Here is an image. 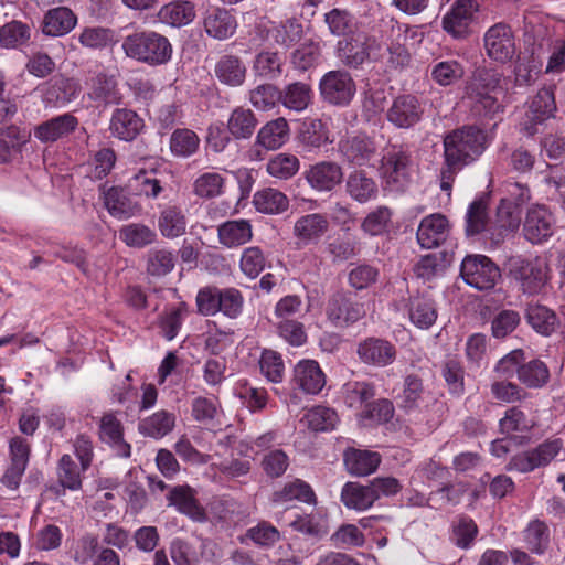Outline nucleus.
Segmentation results:
<instances>
[{"label":"nucleus","instance_id":"35","mask_svg":"<svg viewBox=\"0 0 565 565\" xmlns=\"http://www.w3.org/2000/svg\"><path fill=\"white\" fill-rule=\"evenodd\" d=\"M527 551L533 555H543L550 547L551 531L548 525L539 519L532 520L522 532Z\"/></svg>","mask_w":565,"mask_h":565},{"label":"nucleus","instance_id":"15","mask_svg":"<svg viewBox=\"0 0 565 565\" xmlns=\"http://www.w3.org/2000/svg\"><path fill=\"white\" fill-rule=\"evenodd\" d=\"M520 225L518 209L510 201L502 200L497 209L495 218L488 228V241L492 247H498L514 233Z\"/></svg>","mask_w":565,"mask_h":565},{"label":"nucleus","instance_id":"19","mask_svg":"<svg viewBox=\"0 0 565 565\" xmlns=\"http://www.w3.org/2000/svg\"><path fill=\"white\" fill-rule=\"evenodd\" d=\"M292 382L305 394L317 395L326 385V374L315 360H301L294 369Z\"/></svg>","mask_w":565,"mask_h":565},{"label":"nucleus","instance_id":"40","mask_svg":"<svg viewBox=\"0 0 565 565\" xmlns=\"http://www.w3.org/2000/svg\"><path fill=\"white\" fill-rule=\"evenodd\" d=\"M158 228L163 237L177 238L186 232V217L180 206H166L159 215Z\"/></svg>","mask_w":565,"mask_h":565},{"label":"nucleus","instance_id":"47","mask_svg":"<svg viewBox=\"0 0 565 565\" xmlns=\"http://www.w3.org/2000/svg\"><path fill=\"white\" fill-rule=\"evenodd\" d=\"M478 533L479 529L476 522L468 515H460L451 524L449 540L455 546L469 550Z\"/></svg>","mask_w":565,"mask_h":565},{"label":"nucleus","instance_id":"25","mask_svg":"<svg viewBox=\"0 0 565 565\" xmlns=\"http://www.w3.org/2000/svg\"><path fill=\"white\" fill-rule=\"evenodd\" d=\"M345 193L351 200L365 204L379 195V185L364 170H354L345 179Z\"/></svg>","mask_w":565,"mask_h":565},{"label":"nucleus","instance_id":"61","mask_svg":"<svg viewBox=\"0 0 565 565\" xmlns=\"http://www.w3.org/2000/svg\"><path fill=\"white\" fill-rule=\"evenodd\" d=\"M303 420L312 430L326 431L333 429L339 418L334 409L326 406H316L306 413Z\"/></svg>","mask_w":565,"mask_h":565},{"label":"nucleus","instance_id":"3","mask_svg":"<svg viewBox=\"0 0 565 565\" xmlns=\"http://www.w3.org/2000/svg\"><path fill=\"white\" fill-rule=\"evenodd\" d=\"M501 75L495 71L479 72L467 87V99L478 116L493 117L502 111L498 95L502 94Z\"/></svg>","mask_w":565,"mask_h":565},{"label":"nucleus","instance_id":"22","mask_svg":"<svg viewBox=\"0 0 565 565\" xmlns=\"http://www.w3.org/2000/svg\"><path fill=\"white\" fill-rule=\"evenodd\" d=\"M328 230V218L320 213H311L302 215L295 222L294 236L300 245L316 244Z\"/></svg>","mask_w":565,"mask_h":565},{"label":"nucleus","instance_id":"56","mask_svg":"<svg viewBox=\"0 0 565 565\" xmlns=\"http://www.w3.org/2000/svg\"><path fill=\"white\" fill-rule=\"evenodd\" d=\"M300 168L299 159L291 153H277L267 162V172L277 179L287 180L294 177Z\"/></svg>","mask_w":565,"mask_h":565},{"label":"nucleus","instance_id":"5","mask_svg":"<svg viewBox=\"0 0 565 565\" xmlns=\"http://www.w3.org/2000/svg\"><path fill=\"white\" fill-rule=\"evenodd\" d=\"M412 159L407 150L392 145L381 158L380 173L388 186L403 191L409 182Z\"/></svg>","mask_w":565,"mask_h":565},{"label":"nucleus","instance_id":"58","mask_svg":"<svg viewBox=\"0 0 565 565\" xmlns=\"http://www.w3.org/2000/svg\"><path fill=\"white\" fill-rule=\"evenodd\" d=\"M518 379L527 387L539 388L547 383L550 372L545 363L540 360H532L522 364V367L519 369Z\"/></svg>","mask_w":565,"mask_h":565},{"label":"nucleus","instance_id":"49","mask_svg":"<svg viewBox=\"0 0 565 565\" xmlns=\"http://www.w3.org/2000/svg\"><path fill=\"white\" fill-rule=\"evenodd\" d=\"M257 118L255 114L244 107L235 108L227 120V129L235 139H248L255 131Z\"/></svg>","mask_w":565,"mask_h":565},{"label":"nucleus","instance_id":"28","mask_svg":"<svg viewBox=\"0 0 565 565\" xmlns=\"http://www.w3.org/2000/svg\"><path fill=\"white\" fill-rule=\"evenodd\" d=\"M290 128L286 118L278 117L266 122L256 137V143L266 150H277L289 139Z\"/></svg>","mask_w":565,"mask_h":565},{"label":"nucleus","instance_id":"9","mask_svg":"<svg viewBox=\"0 0 565 565\" xmlns=\"http://www.w3.org/2000/svg\"><path fill=\"white\" fill-rule=\"evenodd\" d=\"M556 111V103L552 88H541L529 103V108L520 121V131L527 137L537 132V126L552 118Z\"/></svg>","mask_w":565,"mask_h":565},{"label":"nucleus","instance_id":"1","mask_svg":"<svg viewBox=\"0 0 565 565\" xmlns=\"http://www.w3.org/2000/svg\"><path fill=\"white\" fill-rule=\"evenodd\" d=\"M126 56L151 66L163 65L172 57L168 38L154 31H138L122 40Z\"/></svg>","mask_w":565,"mask_h":565},{"label":"nucleus","instance_id":"23","mask_svg":"<svg viewBox=\"0 0 565 565\" xmlns=\"http://www.w3.org/2000/svg\"><path fill=\"white\" fill-rule=\"evenodd\" d=\"M142 128V118L139 117V115L131 109L117 108L114 110L110 117V134L119 140H134L140 134Z\"/></svg>","mask_w":565,"mask_h":565},{"label":"nucleus","instance_id":"30","mask_svg":"<svg viewBox=\"0 0 565 565\" xmlns=\"http://www.w3.org/2000/svg\"><path fill=\"white\" fill-rule=\"evenodd\" d=\"M167 498L170 505L175 507L180 513L188 515L193 521L202 522L205 520V512L198 503V500L189 486L174 487L171 489Z\"/></svg>","mask_w":565,"mask_h":565},{"label":"nucleus","instance_id":"36","mask_svg":"<svg viewBox=\"0 0 565 565\" xmlns=\"http://www.w3.org/2000/svg\"><path fill=\"white\" fill-rule=\"evenodd\" d=\"M341 501L348 509L365 511L375 503L376 497L369 483L347 482L341 491Z\"/></svg>","mask_w":565,"mask_h":565},{"label":"nucleus","instance_id":"59","mask_svg":"<svg viewBox=\"0 0 565 565\" xmlns=\"http://www.w3.org/2000/svg\"><path fill=\"white\" fill-rule=\"evenodd\" d=\"M129 186L136 195L157 199L162 192L160 180L153 172L140 171L130 181Z\"/></svg>","mask_w":565,"mask_h":565},{"label":"nucleus","instance_id":"54","mask_svg":"<svg viewBox=\"0 0 565 565\" xmlns=\"http://www.w3.org/2000/svg\"><path fill=\"white\" fill-rule=\"evenodd\" d=\"M284 57L271 51H263L255 56L253 72L265 79H276L282 73Z\"/></svg>","mask_w":565,"mask_h":565},{"label":"nucleus","instance_id":"37","mask_svg":"<svg viewBox=\"0 0 565 565\" xmlns=\"http://www.w3.org/2000/svg\"><path fill=\"white\" fill-rule=\"evenodd\" d=\"M280 104L289 110L301 113L308 108L312 99L311 86L303 82H295L280 89Z\"/></svg>","mask_w":565,"mask_h":565},{"label":"nucleus","instance_id":"32","mask_svg":"<svg viewBox=\"0 0 565 565\" xmlns=\"http://www.w3.org/2000/svg\"><path fill=\"white\" fill-rule=\"evenodd\" d=\"M104 202L109 214L119 220H127L141 211V206L120 188L108 189L105 192Z\"/></svg>","mask_w":565,"mask_h":565},{"label":"nucleus","instance_id":"39","mask_svg":"<svg viewBox=\"0 0 565 565\" xmlns=\"http://www.w3.org/2000/svg\"><path fill=\"white\" fill-rule=\"evenodd\" d=\"M491 220L488 214V203L484 198H479L472 201L466 213V234L467 236H475L484 233L488 241V228Z\"/></svg>","mask_w":565,"mask_h":565},{"label":"nucleus","instance_id":"62","mask_svg":"<svg viewBox=\"0 0 565 565\" xmlns=\"http://www.w3.org/2000/svg\"><path fill=\"white\" fill-rule=\"evenodd\" d=\"M57 480L64 489L72 491L82 487L81 470L70 455H63L58 460Z\"/></svg>","mask_w":565,"mask_h":565},{"label":"nucleus","instance_id":"4","mask_svg":"<svg viewBox=\"0 0 565 565\" xmlns=\"http://www.w3.org/2000/svg\"><path fill=\"white\" fill-rule=\"evenodd\" d=\"M382 45L374 35L352 33L337 44V56L349 68H359L367 60L382 57Z\"/></svg>","mask_w":565,"mask_h":565},{"label":"nucleus","instance_id":"51","mask_svg":"<svg viewBox=\"0 0 565 565\" xmlns=\"http://www.w3.org/2000/svg\"><path fill=\"white\" fill-rule=\"evenodd\" d=\"M267 35L275 43L289 47L301 39L302 24L295 18L271 23L267 29Z\"/></svg>","mask_w":565,"mask_h":565},{"label":"nucleus","instance_id":"46","mask_svg":"<svg viewBox=\"0 0 565 565\" xmlns=\"http://www.w3.org/2000/svg\"><path fill=\"white\" fill-rule=\"evenodd\" d=\"M345 405L353 409H365L375 396V387L364 381L349 382L342 388Z\"/></svg>","mask_w":565,"mask_h":565},{"label":"nucleus","instance_id":"10","mask_svg":"<svg viewBox=\"0 0 565 565\" xmlns=\"http://www.w3.org/2000/svg\"><path fill=\"white\" fill-rule=\"evenodd\" d=\"M338 150L343 161L355 167L370 166L377 156L375 141L365 134L343 137L338 142Z\"/></svg>","mask_w":565,"mask_h":565},{"label":"nucleus","instance_id":"42","mask_svg":"<svg viewBox=\"0 0 565 565\" xmlns=\"http://www.w3.org/2000/svg\"><path fill=\"white\" fill-rule=\"evenodd\" d=\"M381 462L377 452L369 450H348L344 455V463L348 471L355 476H369L374 472Z\"/></svg>","mask_w":565,"mask_h":565},{"label":"nucleus","instance_id":"29","mask_svg":"<svg viewBox=\"0 0 565 565\" xmlns=\"http://www.w3.org/2000/svg\"><path fill=\"white\" fill-rule=\"evenodd\" d=\"M99 437L102 441L110 445L118 456H130V445L122 438V425L114 414L108 413L100 418Z\"/></svg>","mask_w":565,"mask_h":565},{"label":"nucleus","instance_id":"26","mask_svg":"<svg viewBox=\"0 0 565 565\" xmlns=\"http://www.w3.org/2000/svg\"><path fill=\"white\" fill-rule=\"evenodd\" d=\"M77 24L76 14L67 7L50 9L43 15L41 31L47 36L68 34Z\"/></svg>","mask_w":565,"mask_h":565},{"label":"nucleus","instance_id":"64","mask_svg":"<svg viewBox=\"0 0 565 565\" xmlns=\"http://www.w3.org/2000/svg\"><path fill=\"white\" fill-rule=\"evenodd\" d=\"M463 74L462 65L455 60L438 62L431 68V78L440 86L455 84Z\"/></svg>","mask_w":565,"mask_h":565},{"label":"nucleus","instance_id":"41","mask_svg":"<svg viewBox=\"0 0 565 565\" xmlns=\"http://www.w3.org/2000/svg\"><path fill=\"white\" fill-rule=\"evenodd\" d=\"M175 425V415L161 409L140 420L139 433L143 436L159 439L168 435Z\"/></svg>","mask_w":565,"mask_h":565},{"label":"nucleus","instance_id":"2","mask_svg":"<svg viewBox=\"0 0 565 565\" xmlns=\"http://www.w3.org/2000/svg\"><path fill=\"white\" fill-rule=\"evenodd\" d=\"M487 146V135L475 126H467L445 137L444 156L450 164L467 166L477 160Z\"/></svg>","mask_w":565,"mask_h":565},{"label":"nucleus","instance_id":"18","mask_svg":"<svg viewBox=\"0 0 565 565\" xmlns=\"http://www.w3.org/2000/svg\"><path fill=\"white\" fill-rule=\"evenodd\" d=\"M305 178L309 185L319 192H330L341 184L343 170L334 161H320L312 164L306 172Z\"/></svg>","mask_w":565,"mask_h":565},{"label":"nucleus","instance_id":"7","mask_svg":"<svg viewBox=\"0 0 565 565\" xmlns=\"http://www.w3.org/2000/svg\"><path fill=\"white\" fill-rule=\"evenodd\" d=\"M322 99L333 106H348L356 93L351 74L343 70L327 72L319 82Z\"/></svg>","mask_w":565,"mask_h":565},{"label":"nucleus","instance_id":"24","mask_svg":"<svg viewBox=\"0 0 565 565\" xmlns=\"http://www.w3.org/2000/svg\"><path fill=\"white\" fill-rule=\"evenodd\" d=\"M448 227V220L441 214L424 217L417 230L418 244L427 249L439 246L447 238Z\"/></svg>","mask_w":565,"mask_h":565},{"label":"nucleus","instance_id":"55","mask_svg":"<svg viewBox=\"0 0 565 565\" xmlns=\"http://www.w3.org/2000/svg\"><path fill=\"white\" fill-rule=\"evenodd\" d=\"M77 40L85 49L100 51L114 43V32L103 26H86L79 31Z\"/></svg>","mask_w":565,"mask_h":565},{"label":"nucleus","instance_id":"8","mask_svg":"<svg viewBox=\"0 0 565 565\" xmlns=\"http://www.w3.org/2000/svg\"><path fill=\"white\" fill-rule=\"evenodd\" d=\"M562 449L561 438L546 439L536 447L513 456L509 462V469L526 473L546 467Z\"/></svg>","mask_w":565,"mask_h":565},{"label":"nucleus","instance_id":"63","mask_svg":"<svg viewBox=\"0 0 565 565\" xmlns=\"http://www.w3.org/2000/svg\"><path fill=\"white\" fill-rule=\"evenodd\" d=\"M235 394L254 413L262 411L267 404L266 390L254 387L246 381L236 384Z\"/></svg>","mask_w":565,"mask_h":565},{"label":"nucleus","instance_id":"57","mask_svg":"<svg viewBox=\"0 0 565 565\" xmlns=\"http://www.w3.org/2000/svg\"><path fill=\"white\" fill-rule=\"evenodd\" d=\"M31 28L21 21H11L0 28V43L7 49H17L29 42Z\"/></svg>","mask_w":565,"mask_h":565},{"label":"nucleus","instance_id":"6","mask_svg":"<svg viewBox=\"0 0 565 565\" xmlns=\"http://www.w3.org/2000/svg\"><path fill=\"white\" fill-rule=\"evenodd\" d=\"M462 279L479 290L492 289L501 278L499 267L484 255H469L463 258L460 266Z\"/></svg>","mask_w":565,"mask_h":565},{"label":"nucleus","instance_id":"60","mask_svg":"<svg viewBox=\"0 0 565 565\" xmlns=\"http://www.w3.org/2000/svg\"><path fill=\"white\" fill-rule=\"evenodd\" d=\"M280 89L273 84H262L249 92V102L262 111H268L280 103Z\"/></svg>","mask_w":565,"mask_h":565},{"label":"nucleus","instance_id":"44","mask_svg":"<svg viewBox=\"0 0 565 565\" xmlns=\"http://www.w3.org/2000/svg\"><path fill=\"white\" fill-rule=\"evenodd\" d=\"M220 242L227 247H235L247 243L252 236V225L246 220L227 221L218 226Z\"/></svg>","mask_w":565,"mask_h":565},{"label":"nucleus","instance_id":"48","mask_svg":"<svg viewBox=\"0 0 565 565\" xmlns=\"http://www.w3.org/2000/svg\"><path fill=\"white\" fill-rule=\"evenodd\" d=\"M292 500L305 503H313L316 501L315 492L311 487L300 479L287 482L280 490L273 493L271 501L276 504H285Z\"/></svg>","mask_w":565,"mask_h":565},{"label":"nucleus","instance_id":"45","mask_svg":"<svg viewBox=\"0 0 565 565\" xmlns=\"http://www.w3.org/2000/svg\"><path fill=\"white\" fill-rule=\"evenodd\" d=\"M253 204L260 213L279 214L288 209L289 200L281 191L273 188H265L254 194Z\"/></svg>","mask_w":565,"mask_h":565},{"label":"nucleus","instance_id":"11","mask_svg":"<svg viewBox=\"0 0 565 565\" xmlns=\"http://www.w3.org/2000/svg\"><path fill=\"white\" fill-rule=\"evenodd\" d=\"M329 322L335 328L349 327L365 316L364 305L342 292L330 297L326 308Z\"/></svg>","mask_w":565,"mask_h":565},{"label":"nucleus","instance_id":"27","mask_svg":"<svg viewBox=\"0 0 565 565\" xmlns=\"http://www.w3.org/2000/svg\"><path fill=\"white\" fill-rule=\"evenodd\" d=\"M203 26L210 36L225 40L234 34L236 21L226 9L212 7L204 14Z\"/></svg>","mask_w":565,"mask_h":565},{"label":"nucleus","instance_id":"16","mask_svg":"<svg viewBox=\"0 0 565 565\" xmlns=\"http://www.w3.org/2000/svg\"><path fill=\"white\" fill-rule=\"evenodd\" d=\"M554 231V217L545 206L529 209L524 223V237L532 244H540L552 236Z\"/></svg>","mask_w":565,"mask_h":565},{"label":"nucleus","instance_id":"53","mask_svg":"<svg viewBox=\"0 0 565 565\" xmlns=\"http://www.w3.org/2000/svg\"><path fill=\"white\" fill-rule=\"evenodd\" d=\"M119 238L129 247L143 248L156 242L157 233L142 223H130L120 228Z\"/></svg>","mask_w":565,"mask_h":565},{"label":"nucleus","instance_id":"13","mask_svg":"<svg viewBox=\"0 0 565 565\" xmlns=\"http://www.w3.org/2000/svg\"><path fill=\"white\" fill-rule=\"evenodd\" d=\"M424 114L419 99L412 94L395 97L386 111V119L398 129H409L417 125Z\"/></svg>","mask_w":565,"mask_h":565},{"label":"nucleus","instance_id":"33","mask_svg":"<svg viewBox=\"0 0 565 565\" xmlns=\"http://www.w3.org/2000/svg\"><path fill=\"white\" fill-rule=\"evenodd\" d=\"M407 313L411 322L422 330L429 329L437 319L435 302L426 296L411 297Z\"/></svg>","mask_w":565,"mask_h":565},{"label":"nucleus","instance_id":"17","mask_svg":"<svg viewBox=\"0 0 565 565\" xmlns=\"http://www.w3.org/2000/svg\"><path fill=\"white\" fill-rule=\"evenodd\" d=\"M356 353L364 364L384 367L395 361L396 348L385 339L371 337L359 343Z\"/></svg>","mask_w":565,"mask_h":565},{"label":"nucleus","instance_id":"38","mask_svg":"<svg viewBox=\"0 0 565 565\" xmlns=\"http://www.w3.org/2000/svg\"><path fill=\"white\" fill-rule=\"evenodd\" d=\"M215 75L221 83L237 87L245 82L246 66L239 57L224 55L215 65Z\"/></svg>","mask_w":565,"mask_h":565},{"label":"nucleus","instance_id":"14","mask_svg":"<svg viewBox=\"0 0 565 565\" xmlns=\"http://www.w3.org/2000/svg\"><path fill=\"white\" fill-rule=\"evenodd\" d=\"M513 273L527 295H537L547 281V264L542 258L518 259Z\"/></svg>","mask_w":565,"mask_h":565},{"label":"nucleus","instance_id":"52","mask_svg":"<svg viewBox=\"0 0 565 565\" xmlns=\"http://www.w3.org/2000/svg\"><path fill=\"white\" fill-rule=\"evenodd\" d=\"M200 141L199 136L193 130L178 128L170 136V151L174 157L189 158L199 150Z\"/></svg>","mask_w":565,"mask_h":565},{"label":"nucleus","instance_id":"12","mask_svg":"<svg viewBox=\"0 0 565 565\" xmlns=\"http://www.w3.org/2000/svg\"><path fill=\"white\" fill-rule=\"evenodd\" d=\"M487 55L500 63L512 60L515 53L514 36L511 28L505 23H497L488 29L483 36Z\"/></svg>","mask_w":565,"mask_h":565},{"label":"nucleus","instance_id":"34","mask_svg":"<svg viewBox=\"0 0 565 565\" xmlns=\"http://www.w3.org/2000/svg\"><path fill=\"white\" fill-rule=\"evenodd\" d=\"M195 15L194 4L185 0H177L164 4L158 12V18L162 23L174 28L190 24Z\"/></svg>","mask_w":565,"mask_h":565},{"label":"nucleus","instance_id":"20","mask_svg":"<svg viewBox=\"0 0 565 565\" xmlns=\"http://www.w3.org/2000/svg\"><path fill=\"white\" fill-rule=\"evenodd\" d=\"M477 9L475 0H456L451 10L443 18L444 30L454 38L467 35L468 26Z\"/></svg>","mask_w":565,"mask_h":565},{"label":"nucleus","instance_id":"43","mask_svg":"<svg viewBox=\"0 0 565 565\" xmlns=\"http://www.w3.org/2000/svg\"><path fill=\"white\" fill-rule=\"evenodd\" d=\"M226 179L218 172L206 171L199 174L192 183V192L202 200L218 198L225 192Z\"/></svg>","mask_w":565,"mask_h":565},{"label":"nucleus","instance_id":"50","mask_svg":"<svg viewBox=\"0 0 565 565\" xmlns=\"http://www.w3.org/2000/svg\"><path fill=\"white\" fill-rule=\"evenodd\" d=\"M529 324L540 334H552L558 323L557 317L547 307L540 303H530L526 308Z\"/></svg>","mask_w":565,"mask_h":565},{"label":"nucleus","instance_id":"31","mask_svg":"<svg viewBox=\"0 0 565 565\" xmlns=\"http://www.w3.org/2000/svg\"><path fill=\"white\" fill-rule=\"evenodd\" d=\"M298 145L308 152L316 151L330 143L329 130L321 119L305 121L297 136Z\"/></svg>","mask_w":565,"mask_h":565},{"label":"nucleus","instance_id":"21","mask_svg":"<svg viewBox=\"0 0 565 565\" xmlns=\"http://www.w3.org/2000/svg\"><path fill=\"white\" fill-rule=\"evenodd\" d=\"M78 126V119L72 114L51 118L34 128V137L42 143H52L72 134Z\"/></svg>","mask_w":565,"mask_h":565}]
</instances>
